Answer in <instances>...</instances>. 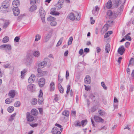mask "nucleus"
Wrapping results in <instances>:
<instances>
[{
    "label": "nucleus",
    "instance_id": "42",
    "mask_svg": "<svg viewBox=\"0 0 134 134\" xmlns=\"http://www.w3.org/2000/svg\"><path fill=\"white\" fill-rule=\"evenodd\" d=\"M73 40V37H70L69 38V41L68 42V44L69 45L72 44V41Z\"/></svg>",
    "mask_w": 134,
    "mask_h": 134
},
{
    "label": "nucleus",
    "instance_id": "28",
    "mask_svg": "<svg viewBox=\"0 0 134 134\" xmlns=\"http://www.w3.org/2000/svg\"><path fill=\"white\" fill-rule=\"evenodd\" d=\"M51 37V35L49 34H47L45 37L44 42H46L48 41Z\"/></svg>",
    "mask_w": 134,
    "mask_h": 134
},
{
    "label": "nucleus",
    "instance_id": "33",
    "mask_svg": "<svg viewBox=\"0 0 134 134\" xmlns=\"http://www.w3.org/2000/svg\"><path fill=\"white\" fill-rule=\"evenodd\" d=\"M14 107L13 106H10L7 109L8 111L10 113L12 112L14 110Z\"/></svg>",
    "mask_w": 134,
    "mask_h": 134
},
{
    "label": "nucleus",
    "instance_id": "37",
    "mask_svg": "<svg viewBox=\"0 0 134 134\" xmlns=\"http://www.w3.org/2000/svg\"><path fill=\"white\" fill-rule=\"evenodd\" d=\"M55 18L51 16H50L47 18V20L48 21H54L55 20Z\"/></svg>",
    "mask_w": 134,
    "mask_h": 134
},
{
    "label": "nucleus",
    "instance_id": "56",
    "mask_svg": "<svg viewBox=\"0 0 134 134\" xmlns=\"http://www.w3.org/2000/svg\"><path fill=\"white\" fill-rule=\"evenodd\" d=\"M97 108L95 107H94L91 108V111L92 112L95 111L97 109Z\"/></svg>",
    "mask_w": 134,
    "mask_h": 134
},
{
    "label": "nucleus",
    "instance_id": "55",
    "mask_svg": "<svg viewBox=\"0 0 134 134\" xmlns=\"http://www.w3.org/2000/svg\"><path fill=\"white\" fill-rule=\"evenodd\" d=\"M90 98L92 100H94V101H95V99H94L95 98V96L93 94H91L90 95Z\"/></svg>",
    "mask_w": 134,
    "mask_h": 134
},
{
    "label": "nucleus",
    "instance_id": "32",
    "mask_svg": "<svg viewBox=\"0 0 134 134\" xmlns=\"http://www.w3.org/2000/svg\"><path fill=\"white\" fill-rule=\"evenodd\" d=\"M62 114L66 116H68L69 115V112L67 110H65L62 113Z\"/></svg>",
    "mask_w": 134,
    "mask_h": 134
},
{
    "label": "nucleus",
    "instance_id": "60",
    "mask_svg": "<svg viewBox=\"0 0 134 134\" xmlns=\"http://www.w3.org/2000/svg\"><path fill=\"white\" fill-rule=\"evenodd\" d=\"M91 23V24H92L94 23L95 22V20L93 19L92 17H90Z\"/></svg>",
    "mask_w": 134,
    "mask_h": 134
},
{
    "label": "nucleus",
    "instance_id": "49",
    "mask_svg": "<svg viewBox=\"0 0 134 134\" xmlns=\"http://www.w3.org/2000/svg\"><path fill=\"white\" fill-rule=\"evenodd\" d=\"M20 40V37L19 36L16 37L14 39V41L18 42Z\"/></svg>",
    "mask_w": 134,
    "mask_h": 134
},
{
    "label": "nucleus",
    "instance_id": "9",
    "mask_svg": "<svg viewBox=\"0 0 134 134\" xmlns=\"http://www.w3.org/2000/svg\"><path fill=\"white\" fill-rule=\"evenodd\" d=\"M1 21H3L4 22V24L3 26V28L5 29L8 25L9 24V22L8 20H5L3 19H1Z\"/></svg>",
    "mask_w": 134,
    "mask_h": 134
},
{
    "label": "nucleus",
    "instance_id": "15",
    "mask_svg": "<svg viewBox=\"0 0 134 134\" xmlns=\"http://www.w3.org/2000/svg\"><path fill=\"white\" fill-rule=\"evenodd\" d=\"M39 13L41 17L42 16L43 17H45L46 14L45 12L42 7H40Z\"/></svg>",
    "mask_w": 134,
    "mask_h": 134
},
{
    "label": "nucleus",
    "instance_id": "8",
    "mask_svg": "<svg viewBox=\"0 0 134 134\" xmlns=\"http://www.w3.org/2000/svg\"><path fill=\"white\" fill-rule=\"evenodd\" d=\"M84 80L86 84H90L91 81V77L89 75H86L85 77Z\"/></svg>",
    "mask_w": 134,
    "mask_h": 134
},
{
    "label": "nucleus",
    "instance_id": "39",
    "mask_svg": "<svg viewBox=\"0 0 134 134\" xmlns=\"http://www.w3.org/2000/svg\"><path fill=\"white\" fill-rule=\"evenodd\" d=\"M63 37H62L60 39L59 41H58V42L57 43V44L56 45L57 47H58V46H59L62 44V42L63 40Z\"/></svg>",
    "mask_w": 134,
    "mask_h": 134
},
{
    "label": "nucleus",
    "instance_id": "18",
    "mask_svg": "<svg viewBox=\"0 0 134 134\" xmlns=\"http://www.w3.org/2000/svg\"><path fill=\"white\" fill-rule=\"evenodd\" d=\"M47 64V63L46 61H43L38 64V66L40 68H43L46 66Z\"/></svg>",
    "mask_w": 134,
    "mask_h": 134
},
{
    "label": "nucleus",
    "instance_id": "17",
    "mask_svg": "<svg viewBox=\"0 0 134 134\" xmlns=\"http://www.w3.org/2000/svg\"><path fill=\"white\" fill-rule=\"evenodd\" d=\"M20 2L18 0H14L12 2V4L14 8L18 7L20 5Z\"/></svg>",
    "mask_w": 134,
    "mask_h": 134
},
{
    "label": "nucleus",
    "instance_id": "53",
    "mask_svg": "<svg viewBox=\"0 0 134 134\" xmlns=\"http://www.w3.org/2000/svg\"><path fill=\"white\" fill-rule=\"evenodd\" d=\"M85 90L87 91H89L91 89L90 87L88 86H86L85 85Z\"/></svg>",
    "mask_w": 134,
    "mask_h": 134
},
{
    "label": "nucleus",
    "instance_id": "45",
    "mask_svg": "<svg viewBox=\"0 0 134 134\" xmlns=\"http://www.w3.org/2000/svg\"><path fill=\"white\" fill-rule=\"evenodd\" d=\"M20 105V103L19 101L16 102L14 104V106L16 107H19Z\"/></svg>",
    "mask_w": 134,
    "mask_h": 134
},
{
    "label": "nucleus",
    "instance_id": "52",
    "mask_svg": "<svg viewBox=\"0 0 134 134\" xmlns=\"http://www.w3.org/2000/svg\"><path fill=\"white\" fill-rule=\"evenodd\" d=\"M70 86L68 85L67 86V90L66 91L67 94H68L70 92Z\"/></svg>",
    "mask_w": 134,
    "mask_h": 134
},
{
    "label": "nucleus",
    "instance_id": "30",
    "mask_svg": "<svg viewBox=\"0 0 134 134\" xmlns=\"http://www.w3.org/2000/svg\"><path fill=\"white\" fill-rule=\"evenodd\" d=\"M40 54V52L38 51H35L33 53V55L36 57H38L39 56Z\"/></svg>",
    "mask_w": 134,
    "mask_h": 134
},
{
    "label": "nucleus",
    "instance_id": "24",
    "mask_svg": "<svg viewBox=\"0 0 134 134\" xmlns=\"http://www.w3.org/2000/svg\"><path fill=\"white\" fill-rule=\"evenodd\" d=\"M69 18L72 20H74L75 19V16L73 13H71L68 16Z\"/></svg>",
    "mask_w": 134,
    "mask_h": 134
},
{
    "label": "nucleus",
    "instance_id": "7",
    "mask_svg": "<svg viewBox=\"0 0 134 134\" xmlns=\"http://www.w3.org/2000/svg\"><path fill=\"white\" fill-rule=\"evenodd\" d=\"M45 79L43 78H41L38 81V84L39 86L42 87H43L45 84Z\"/></svg>",
    "mask_w": 134,
    "mask_h": 134
},
{
    "label": "nucleus",
    "instance_id": "26",
    "mask_svg": "<svg viewBox=\"0 0 134 134\" xmlns=\"http://www.w3.org/2000/svg\"><path fill=\"white\" fill-rule=\"evenodd\" d=\"M112 4L111 0H109L107 3V8L108 9L110 8L112 6Z\"/></svg>",
    "mask_w": 134,
    "mask_h": 134
},
{
    "label": "nucleus",
    "instance_id": "59",
    "mask_svg": "<svg viewBox=\"0 0 134 134\" xmlns=\"http://www.w3.org/2000/svg\"><path fill=\"white\" fill-rule=\"evenodd\" d=\"M34 80H35V76L34 74H32L30 77Z\"/></svg>",
    "mask_w": 134,
    "mask_h": 134
},
{
    "label": "nucleus",
    "instance_id": "22",
    "mask_svg": "<svg viewBox=\"0 0 134 134\" xmlns=\"http://www.w3.org/2000/svg\"><path fill=\"white\" fill-rule=\"evenodd\" d=\"M113 2L114 3L116 7L119 6L121 2L120 0H113Z\"/></svg>",
    "mask_w": 134,
    "mask_h": 134
},
{
    "label": "nucleus",
    "instance_id": "51",
    "mask_svg": "<svg viewBox=\"0 0 134 134\" xmlns=\"http://www.w3.org/2000/svg\"><path fill=\"white\" fill-rule=\"evenodd\" d=\"M125 38L127 40L129 41H131V37L128 35H126L125 36Z\"/></svg>",
    "mask_w": 134,
    "mask_h": 134
},
{
    "label": "nucleus",
    "instance_id": "11",
    "mask_svg": "<svg viewBox=\"0 0 134 134\" xmlns=\"http://www.w3.org/2000/svg\"><path fill=\"white\" fill-rule=\"evenodd\" d=\"M109 26V24H105L102 29L101 32L103 33L105 32L108 29Z\"/></svg>",
    "mask_w": 134,
    "mask_h": 134
},
{
    "label": "nucleus",
    "instance_id": "40",
    "mask_svg": "<svg viewBox=\"0 0 134 134\" xmlns=\"http://www.w3.org/2000/svg\"><path fill=\"white\" fill-rule=\"evenodd\" d=\"M98 113L101 116H103L106 114V113L104 111L102 110H100L98 111Z\"/></svg>",
    "mask_w": 134,
    "mask_h": 134
},
{
    "label": "nucleus",
    "instance_id": "57",
    "mask_svg": "<svg viewBox=\"0 0 134 134\" xmlns=\"http://www.w3.org/2000/svg\"><path fill=\"white\" fill-rule=\"evenodd\" d=\"M75 126H81V124L80 122L78 121H77L75 124Z\"/></svg>",
    "mask_w": 134,
    "mask_h": 134
},
{
    "label": "nucleus",
    "instance_id": "31",
    "mask_svg": "<svg viewBox=\"0 0 134 134\" xmlns=\"http://www.w3.org/2000/svg\"><path fill=\"white\" fill-rule=\"evenodd\" d=\"M9 40V37L7 36L5 37L3 39L2 42L4 43L7 42Z\"/></svg>",
    "mask_w": 134,
    "mask_h": 134
},
{
    "label": "nucleus",
    "instance_id": "21",
    "mask_svg": "<svg viewBox=\"0 0 134 134\" xmlns=\"http://www.w3.org/2000/svg\"><path fill=\"white\" fill-rule=\"evenodd\" d=\"M14 101L13 99L10 97L6 99L5 103L6 104H9L12 103Z\"/></svg>",
    "mask_w": 134,
    "mask_h": 134
},
{
    "label": "nucleus",
    "instance_id": "38",
    "mask_svg": "<svg viewBox=\"0 0 134 134\" xmlns=\"http://www.w3.org/2000/svg\"><path fill=\"white\" fill-rule=\"evenodd\" d=\"M27 72V70L26 69H24L23 71H21V77L22 78H23L25 73Z\"/></svg>",
    "mask_w": 134,
    "mask_h": 134
},
{
    "label": "nucleus",
    "instance_id": "48",
    "mask_svg": "<svg viewBox=\"0 0 134 134\" xmlns=\"http://www.w3.org/2000/svg\"><path fill=\"white\" fill-rule=\"evenodd\" d=\"M118 14L117 13L113 12L112 18H115L117 16Z\"/></svg>",
    "mask_w": 134,
    "mask_h": 134
},
{
    "label": "nucleus",
    "instance_id": "29",
    "mask_svg": "<svg viewBox=\"0 0 134 134\" xmlns=\"http://www.w3.org/2000/svg\"><path fill=\"white\" fill-rule=\"evenodd\" d=\"M54 83L53 82H52L50 85V89L51 91H53L55 89Z\"/></svg>",
    "mask_w": 134,
    "mask_h": 134
},
{
    "label": "nucleus",
    "instance_id": "12",
    "mask_svg": "<svg viewBox=\"0 0 134 134\" xmlns=\"http://www.w3.org/2000/svg\"><path fill=\"white\" fill-rule=\"evenodd\" d=\"M13 12L14 15L15 16H17L20 13L19 9L18 7L14 8L13 9Z\"/></svg>",
    "mask_w": 134,
    "mask_h": 134
},
{
    "label": "nucleus",
    "instance_id": "36",
    "mask_svg": "<svg viewBox=\"0 0 134 134\" xmlns=\"http://www.w3.org/2000/svg\"><path fill=\"white\" fill-rule=\"evenodd\" d=\"M35 39V41H37L38 40H40L41 38V36L39 34H37L36 35Z\"/></svg>",
    "mask_w": 134,
    "mask_h": 134
},
{
    "label": "nucleus",
    "instance_id": "5",
    "mask_svg": "<svg viewBox=\"0 0 134 134\" xmlns=\"http://www.w3.org/2000/svg\"><path fill=\"white\" fill-rule=\"evenodd\" d=\"M0 47L2 48L3 49L5 50H8L10 51L12 49V46L9 44H3Z\"/></svg>",
    "mask_w": 134,
    "mask_h": 134
},
{
    "label": "nucleus",
    "instance_id": "58",
    "mask_svg": "<svg viewBox=\"0 0 134 134\" xmlns=\"http://www.w3.org/2000/svg\"><path fill=\"white\" fill-rule=\"evenodd\" d=\"M8 9L7 8H5V7L4 9H3V10H1V11H2L3 13H6L7 12H8Z\"/></svg>",
    "mask_w": 134,
    "mask_h": 134
},
{
    "label": "nucleus",
    "instance_id": "44",
    "mask_svg": "<svg viewBox=\"0 0 134 134\" xmlns=\"http://www.w3.org/2000/svg\"><path fill=\"white\" fill-rule=\"evenodd\" d=\"M113 12L110 10H109L107 12V15L110 16V17L112 18Z\"/></svg>",
    "mask_w": 134,
    "mask_h": 134
},
{
    "label": "nucleus",
    "instance_id": "54",
    "mask_svg": "<svg viewBox=\"0 0 134 134\" xmlns=\"http://www.w3.org/2000/svg\"><path fill=\"white\" fill-rule=\"evenodd\" d=\"M58 80L59 81L60 83L62 82L63 80V79L61 78V76L60 75H58Z\"/></svg>",
    "mask_w": 134,
    "mask_h": 134
},
{
    "label": "nucleus",
    "instance_id": "1",
    "mask_svg": "<svg viewBox=\"0 0 134 134\" xmlns=\"http://www.w3.org/2000/svg\"><path fill=\"white\" fill-rule=\"evenodd\" d=\"M32 62V59L29 55H27L23 60V62L26 65L31 64Z\"/></svg>",
    "mask_w": 134,
    "mask_h": 134
},
{
    "label": "nucleus",
    "instance_id": "20",
    "mask_svg": "<svg viewBox=\"0 0 134 134\" xmlns=\"http://www.w3.org/2000/svg\"><path fill=\"white\" fill-rule=\"evenodd\" d=\"M29 9L30 12H32L36 10L37 9V7L35 5H31Z\"/></svg>",
    "mask_w": 134,
    "mask_h": 134
},
{
    "label": "nucleus",
    "instance_id": "19",
    "mask_svg": "<svg viewBox=\"0 0 134 134\" xmlns=\"http://www.w3.org/2000/svg\"><path fill=\"white\" fill-rule=\"evenodd\" d=\"M55 8H52L51 9V12L50 14L52 15H59V13L58 12H56L55 11Z\"/></svg>",
    "mask_w": 134,
    "mask_h": 134
},
{
    "label": "nucleus",
    "instance_id": "6",
    "mask_svg": "<svg viewBox=\"0 0 134 134\" xmlns=\"http://www.w3.org/2000/svg\"><path fill=\"white\" fill-rule=\"evenodd\" d=\"M125 51V49L123 46H121L118 49V52L119 54L122 55Z\"/></svg>",
    "mask_w": 134,
    "mask_h": 134
},
{
    "label": "nucleus",
    "instance_id": "16",
    "mask_svg": "<svg viewBox=\"0 0 134 134\" xmlns=\"http://www.w3.org/2000/svg\"><path fill=\"white\" fill-rule=\"evenodd\" d=\"M16 94V92L14 90L10 91L8 93V96L10 97L13 98L15 96Z\"/></svg>",
    "mask_w": 134,
    "mask_h": 134
},
{
    "label": "nucleus",
    "instance_id": "64",
    "mask_svg": "<svg viewBox=\"0 0 134 134\" xmlns=\"http://www.w3.org/2000/svg\"><path fill=\"white\" fill-rule=\"evenodd\" d=\"M63 0H59L58 1V3L62 5L63 3Z\"/></svg>",
    "mask_w": 134,
    "mask_h": 134
},
{
    "label": "nucleus",
    "instance_id": "3",
    "mask_svg": "<svg viewBox=\"0 0 134 134\" xmlns=\"http://www.w3.org/2000/svg\"><path fill=\"white\" fill-rule=\"evenodd\" d=\"M38 77H40L45 76L47 74V72L46 71H43L40 68H38L37 69Z\"/></svg>",
    "mask_w": 134,
    "mask_h": 134
},
{
    "label": "nucleus",
    "instance_id": "4",
    "mask_svg": "<svg viewBox=\"0 0 134 134\" xmlns=\"http://www.w3.org/2000/svg\"><path fill=\"white\" fill-rule=\"evenodd\" d=\"M9 5V2L7 1H4L2 3V5L0 7V9L1 10H3V9L5 7V8H8Z\"/></svg>",
    "mask_w": 134,
    "mask_h": 134
},
{
    "label": "nucleus",
    "instance_id": "13",
    "mask_svg": "<svg viewBox=\"0 0 134 134\" xmlns=\"http://www.w3.org/2000/svg\"><path fill=\"white\" fill-rule=\"evenodd\" d=\"M26 118L27 121H32L34 119V117L30 115L29 113H27L26 114Z\"/></svg>",
    "mask_w": 134,
    "mask_h": 134
},
{
    "label": "nucleus",
    "instance_id": "41",
    "mask_svg": "<svg viewBox=\"0 0 134 134\" xmlns=\"http://www.w3.org/2000/svg\"><path fill=\"white\" fill-rule=\"evenodd\" d=\"M101 86L104 90H106L107 89V87L105 85L104 82L103 81L101 82Z\"/></svg>",
    "mask_w": 134,
    "mask_h": 134
},
{
    "label": "nucleus",
    "instance_id": "10",
    "mask_svg": "<svg viewBox=\"0 0 134 134\" xmlns=\"http://www.w3.org/2000/svg\"><path fill=\"white\" fill-rule=\"evenodd\" d=\"M94 119L95 121L97 122L103 123L104 122V120L103 119L101 118L96 115L94 116Z\"/></svg>",
    "mask_w": 134,
    "mask_h": 134
},
{
    "label": "nucleus",
    "instance_id": "25",
    "mask_svg": "<svg viewBox=\"0 0 134 134\" xmlns=\"http://www.w3.org/2000/svg\"><path fill=\"white\" fill-rule=\"evenodd\" d=\"M31 113L32 115L35 116L37 115L38 113V111L35 109H32Z\"/></svg>",
    "mask_w": 134,
    "mask_h": 134
},
{
    "label": "nucleus",
    "instance_id": "62",
    "mask_svg": "<svg viewBox=\"0 0 134 134\" xmlns=\"http://www.w3.org/2000/svg\"><path fill=\"white\" fill-rule=\"evenodd\" d=\"M10 64H5L3 65V67L5 68H8Z\"/></svg>",
    "mask_w": 134,
    "mask_h": 134
},
{
    "label": "nucleus",
    "instance_id": "61",
    "mask_svg": "<svg viewBox=\"0 0 134 134\" xmlns=\"http://www.w3.org/2000/svg\"><path fill=\"white\" fill-rule=\"evenodd\" d=\"M58 89L61 93H63L64 90L62 87V88L61 87V88Z\"/></svg>",
    "mask_w": 134,
    "mask_h": 134
},
{
    "label": "nucleus",
    "instance_id": "46",
    "mask_svg": "<svg viewBox=\"0 0 134 134\" xmlns=\"http://www.w3.org/2000/svg\"><path fill=\"white\" fill-rule=\"evenodd\" d=\"M57 130V128L55 127L53 128L52 130V133L53 134H55Z\"/></svg>",
    "mask_w": 134,
    "mask_h": 134
},
{
    "label": "nucleus",
    "instance_id": "43",
    "mask_svg": "<svg viewBox=\"0 0 134 134\" xmlns=\"http://www.w3.org/2000/svg\"><path fill=\"white\" fill-rule=\"evenodd\" d=\"M37 102V100L35 98L33 99L31 101V104L33 105H35Z\"/></svg>",
    "mask_w": 134,
    "mask_h": 134
},
{
    "label": "nucleus",
    "instance_id": "23",
    "mask_svg": "<svg viewBox=\"0 0 134 134\" xmlns=\"http://www.w3.org/2000/svg\"><path fill=\"white\" fill-rule=\"evenodd\" d=\"M34 85L33 84H30L27 87V90L31 92H33L34 91L33 88Z\"/></svg>",
    "mask_w": 134,
    "mask_h": 134
},
{
    "label": "nucleus",
    "instance_id": "63",
    "mask_svg": "<svg viewBox=\"0 0 134 134\" xmlns=\"http://www.w3.org/2000/svg\"><path fill=\"white\" fill-rule=\"evenodd\" d=\"M62 7V5L59 4L58 3V4L57 5L56 8H57L58 9H60Z\"/></svg>",
    "mask_w": 134,
    "mask_h": 134
},
{
    "label": "nucleus",
    "instance_id": "2",
    "mask_svg": "<svg viewBox=\"0 0 134 134\" xmlns=\"http://www.w3.org/2000/svg\"><path fill=\"white\" fill-rule=\"evenodd\" d=\"M43 93L41 90L39 91V94L38 95V103L40 104H42L44 102V99L43 97Z\"/></svg>",
    "mask_w": 134,
    "mask_h": 134
},
{
    "label": "nucleus",
    "instance_id": "50",
    "mask_svg": "<svg viewBox=\"0 0 134 134\" xmlns=\"http://www.w3.org/2000/svg\"><path fill=\"white\" fill-rule=\"evenodd\" d=\"M57 24V23L54 21H52L50 23L51 25L52 26H55Z\"/></svg>",
    "mask_w": 134,
    "mask_h": 134
},
{
    "label": "nucleus",
    "instance_id": "47",
    "mask_svg": "<svg viewBox=\"0 0 134 134\" xmlns=\"http://www.w3.org/2000/svg\"><path fill=\"white\" fill-rule=\"evenodd\" d=\"M30 2L31 5H35L36 3V0H30Z\"/></svg>",
    "mask_w": 134,
    "mask_h": 134
},
{
    "label": "nucleus",
    "instance_id": "27",
    "mask_svg": "<svg viewBox=\"0 0 134 134\" xmlns=\"http://www.w3.org/2000/svg\"><path fill=\"white\" fill-rule=\"evenodd\" d=\"M110 45L109 44H106L105 47V51L106 53H108L109 52L110 50Z\"/></svg>",
    "mask_w": 134,
    "mask_h": 134
},
{
    "label": "nucleus",
    "instance_id": "34",
    "mask_svg": "<svg viewBox=\"0 0 134 134\" xmlns=\"http://www.w3.org/2000/svg\"><path fill=\"white\" fill-rule=\"evenodd\" d=\"M134 65V58H131L129 61V63L128 66L130 65Z\"/></svg>",
    "mask_w": 134,
    "mask_h": 134
},
{
    "label": "nucleus",
    "instance_id": "14",
    "mask_svg": "<svg viewBox=\"0 0 134 134\" xmlns=\"http://www.w3.org/2000/svg\"><path fill=\"white\" fill-rule=\"evenodd\" d=\"M99 10V8L98 6H96L94 9H93L92 12L93 14L96 15L98 14V12Z\"/></svg>",
    "mask_w": 134,
    "mask_h": 134
},
{
    "label": "nucleus",
    "instance_id": "35",
    "mask_svg": "<svg viewBox=\"0 0 134 134\" xmlns=\"http://www.w3.org/2000/svg\"><path fill=\"white\" fill-rule=\"evenodd\" d=\"M87 120H82L81 121V126H83L87 124Z\"/></svg>",
    "mask_w": 134,
    "mask_h": 134
}]
</instances>
